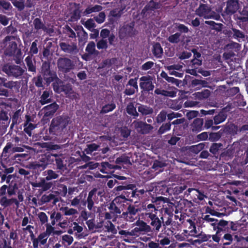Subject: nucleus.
<instances>
[{"label": "nucleus", "mask_w": 248, "mask_h": 248, "mask_svg": "<svg viewBox=\"0 0 248 248\" xmlns=\"http://www.w3.org/2000/svg\"><path fill=\"white\" fill-rule=\"evenodd\" d=\"M196 14L204 17V18H214L217 19L218 16L216 15L215 13L211 11V9L207 5L201 4L196 11Z\"/></svg>", "instance_id": "obj_1"}, {"label": "nucleus", "mask_w": 248, "mask_h": 248, "mask_svg": "<svg viewBox=\"0 0 248 248\" xmlns=\"http://www.w3.org/2000/svg\"><path fill=\"white\" fill-rule=\"evenodd\" d=\"M14 40L13 37H7L5 39L6 53L7 55H12L15 53L17 46Z\"/></svg>", "instance_id": "obj_2"}, {"label": "nucleus", "mask_w": 248, "mask_h": 248, "mask_svg": "<svg viewBox=\"0 0 248 248\" xmlns=\"http://www.w3.org/2000/svg\"><path fill=\"white\" fill-rule=\"evenodd\" d=\"M140 87L145 91L153 90L154 86L152 83V78L150 76H144L141 77L140 79Z\"/></svg>", "instance_id": "obj_3"}, {"label": "nucleus", "mask_w": 248, "mask_h": 248, "mask_svg": "<svg viewBox=\"0 0 248 248\" xmlns=\"http://www.w3.org/2000/svg\"><path fill=\"white\" fill-rule=\"evenodd\" d=\"M132 125L138 131H140L142 133H148L152 129V127L150 124L138 121H134Z\"/></svg>", "instance_id": "obj_4"}, {"label": "nucleus", "mask_w": 248, "mask_h": 248, "mask_svg": "<svg viewBox=\"0 0 248 248\" xmlns=\"http://www.w3.org/2000/svg\"><path fill=\"white\" fill-rule=\"evenodd\" d=\"M58 67L64 72H67L72 68L71 61L68 59L62 58L58 61Z\"/></svg>", "instance_id": "obj_5"}, {"label": "nucleus", "mask_w": 248, "mask_h": 248, "mask_svg": "<svg viewBox=\"0 0 248 248\" xmlns=\"http://www.w3.org/2000/svg\"><path fill=\"white\" fill-rule=\"evenodd\" d=\"M64 125L59 118L54 119L50 127V130L53 132H56L63 129Z\"/></svg>", "instance_id": "obj_6"}, {"label": "nucleus", "mask_w": 248, "mask_h": 248, "mask_svg": "<svg viewBox=\"0 0 248 248\" xmlns=\"http://www.w3.org/2000/svg\"><path fill=\"white\" fill-rule=\"evenodd\" d=\"M238 7L237 0H230L227 2L226 12L228 14H232L237 10Z\"/></svg>", "instance_id": "obj_7"}, {"label": "nucleus", "mask_w": 248, "mask_h": 248, "mask_svg": "<svg viewBox=\"0 0 248 248\" xmlns=\"http://www.w3.org/2000/svg\"><path fill=\"white\" fill-rule=\"evenodd\" d=\"M145 215L148 216L151 219H154L156 217L157 210L153 204H149L146 209Z\"/></svg>", "instance_id": "obj_8"}, {"label": "nucleus", "mask_w": 248, "mask_h": 248, "mask_svg": "<svg viewBox=\"0 0 248 248\" xmlns=\"http://www.w3.org/2000/svg\"><path fill=\"white\" fill-rule=\"evenodd\" d=\"M58 106L56 104H52L45 108L46 115L48 116L54 113L58 109Z\"/></svg>", "instance_id": "obj_9"}, {"label": "nucleus", "mask_w": 248, "mask_h": 248, "mask_svg": "<svg viewBox=\"0 0 248 248\" xmlns=\"http://www.w3.org/2000/svg\"><path fill=\"white\" fill-rule=\"evenodd\" d=\"M203 121L202 119H195L192 124V129L195 131H200L201 130Z\"/></svg>", "instance_id": "obj_10"}, {"label": "nucleus", "mask_w": 248, "mask_h": 248, "mask_svg": "<svg viewBox=\"0 0 248 248\" xmlns=\"http://www.w3.org/2000/svg\"><path fill=\"white\" fill-rule=\"evenodd\" d=\"M153 52L154 54L157 57H160L163 53V49L158 43H156L153 46Z\"/></svg>", "instance_id": "obj_11"}, {"label": "nucleus", "mask_w": 248, "mask_h": 248, "mask_svg": "<svg viewBox=\"0 0 248 248\" xmlns=\"http://www.w3.org/2000/svg\"><path fill=\"white\" fill-rule=\"evenodd\" d=\"M96 191V190L93 189L92 190L91 192H90L89 194V196L87 199L88 202V208L89 209L91 210L93 205V199H94V194Z\"/></svg>", "instance_id": "obj_12"}, {"label": "nucleus", "mask_w": 248, "mask_h": 248, "mask_svg": "<svg viewBox=\"0 0 248 248\" xmlns=\"http://www.w3.org/2000/svg\"><path fill=\"white\" fill-rule=\"evenodd\" d=\"M128 84L133 88V90L129 92L128 90L126 91V93L128 95L133 94L136 91L138 90V85L136 79H131L129 81Z\"/></svg>", "instance_id": "obj_13"}, {"label": "nucleus", "mask_w": 248, "mask_h": 248, "mask_svg": "<svg viewBox=\"0 0 248 248\" xmlns=\"http://www.w3.org/2000/svg\"><path fill=\"white\" fill-rule=\"evenodd\" d=\"M82 24L88 29L90 31L94 30L95 27V23L93 19H89L87 21L82 20Z\"/></svg>", "instance_id": "obj_14"}, {"label": "nucleus", "mask_w": 248, "mask_h": 248, "mask_svg": "<svg viewBox=\"0 0 248 248\" xmlns=\"http://www.w3.org/2000/svg\"><path fill=\"white\" fill-rule=\"evenodd\" d=\"M127 112L131 115L134 116H137L138 114L136 111V108L132 104H130L127 106L126 109Z\"/></svg>", "instance_id": "obj_15"}, {"label": "nucleus", "mask_w": 248, "mask_h": 248, "mask_svg": "<svg viewBox=\"0 0 248 248\" xmlns=\"http://www.w3.org/2000/svg\"><path fill=\"white\" fill-rule=\"evenodd\" d=\"M115 107H116V106L113 103H111L110 104L106 105L103 107V108L101 110V112L106 113H108L109 111H111L115 108Z\"/></svg>", "instance_id": "obj_16"}, {"label": "nucleus", "mask_w": 248, "mask_h": 248, "mask_svg": "<svg viewBox=\"0 0 248 248\" xmlns=\"http://www.w3.org/2000/svg\"><path fill=\"white\" fill-rule=\"evenodd\" d=\"M102 8L99 5H95L93 7H89L85 11L86 14H89L92 12H98L100 11Z\"/></svg>", "instance_id": "obj_17"}, {"label": "nucleus", "mask_w": 248, "mask_h": 248, "mask_svg": "<svg viewBox=\"0 0 248 248\" xmlns=\"http://www.w3.org/2000/svg\"><path fill=\"white\" fill-rule=\"evenodd\" d=\"M139 111L143 114H149L152 112L151 108L144 106H140L139 107Z\"/></svg>", "instance_id": "obj_18"}, {"label": "nucleus", "mask_w": 248, "mask_h": 248, "mask_svg": "<svg viewBox=\"0 0 248 248\" xmlns=\"http://www.w3.org/2000/svg\"><path fill=\"white\" fill-rule=\"evenodd\" d=\"M102 169L100 170V171L103 173H106L107 170H110L114 168V167L108 162H102L101 163Z\"/></svg>", "instance_id": "obj_19"}, {"label": "nucleus", "mask_w": 248, "mask_h": 248, "mask_svg": "<svg viewBox=\"0 0 248 248\" xmlns=\"http://www.w3.org/2000/svg\"><path fill=\"white\" fill-rule=\"evenodd\" d=\"M95 43L94 42H90L88 44V45L86 48V50L89 54H92L95 51Z\"/></svg>", "instance_id": "obj_20"}, {"label": "nucleus", "mask_w": 248, "mask_h": 248, "mask_svg": "<svg viewBox=\"0 0 248 248\" xmlns=\"http://www.w3.org/2000/svg\"><path fill=\"white\" fill-rule=\"evenodd\" d=\"M152 220L151 222V225L154 226L155 228V230L158 231L161 226V223L158 217H156L154 219H151Z\"/></svg>", "instance_id": "obj_21"}, {"label": "nucleus", "mask_w": 248, "mask_h": 248, "mask_svg": "<svg viewBox=\"0 0 248 248\" xmlns=\"http://www.w3.org/2000/svg\"><path fill=\"white\" fill-rule=\"evenodd\" d=\"M188 222L190 224V226L189 227V229L190 230L189 234L192 236L194 235L197 233L196 227L194 223L191 220H189Z\"/></svg>", "instance_id": "obj_22"}, {"label": "nucleus", "mask_w": 248, "mask_h": 248, "mask_svg": "<svg viewBox=\"0 0 248 248\" xmlns=\"http://www.w3.org/2000/svg\"><path fill=\"white\" fill-rule=\"evenodd\" d=\"M98 147V146L96 144L93 143L88 145L87 148L86 149V153L88 154H91L92 152L96 150Z\"/></svg>", "instance_id": "obj_23"}, {"label": "nucleus", "mask_w": 248, "mask_h": 248, "mask_svg": "<svg viewBox=\"0 0 248 248\" xmlns=\"http://www.w3.org/2000/svg\"><path fill=\"white\" fill-rule=\"evenodd\" d=\"M180 35V34L177 33L173 34L169 37V41L172 43H176L179 41Z\"/></svg>", "instance_id": "obj_24"}, {"label": "nucleus", "mask_w": 248, "mask_h": 248, "mask_svg": "<svg viewBox=\"0 0 248 248\" xmlns=\"http://www.w3.org/2000/svg\"><path fill=\"white\" fill-rule=\"evenodd\" d=\"M64 214L65 215L70 216L77 214L78 212L76 209L73 208H68L67 207L64 209Z\"/></svg>", "instance_id": "obj_25"}, {"label": "nucleus", "mask_w": 248, "mask_h": 248, "mask_svg": "<svg viewBox=\"0 0 248 248\" xmlns=\"http://www.w3.org/2000/svg\"><path fill=\"white\" fill-rule=\"evenodd\" d=\"M107 46V43L106 41L104 40H101L97 43V47L98 49H105Z\"/></svg>", "instance_id": "obj_26"}, {"label": "nucleus", "mask_w": 248, "mask_h": 248, "mask_svg": "<svg viewBox=\"0 0 248 248\" xmlns=\"http://www.w3.org/2000/svg\"><path fill=\"white\" fill-rule=\"evenodd\" d=\"M58 177V175L56 174L52 170H49L47 171V176L46 177V179L47 180H49L53 179H56Z\"/></svg>", "instance_id": "obj_27"}, {"label": "nucleus", "mask_w": 248, "mask_h": 248, "mask_svg": "<svg viewBox=\"0 0 248 248\" xmlns=\"http://www.w3.org/2000/svg\"><path fill=\"white\" fill-rule=\"evenodd\" d=\"M62 240L64 243H66L68 245H69L72 243L73 239V237L70 235H65L62 237Z\"/></svg>", "instance_id": "obj_28"}, {"label": "nucleus", "mask_w": 248, "mask_h": 248, "mask_svg": "<svg viewBox=\"0 0 248 248\" xmlns=\"http://www.w3.org/2000/svg\"><path fill=\"white\" fill-rule=\"evenodd\" d=\"M60 46L63 50L66 52H70L73 49L71 46L64 43H61Z\"/></svg>", "instance_id": "obj_29"}, {"label": "nucleus", "mask_w": 248, "mask_h": 248, "mask_svg": "<svg viewBox=\"0 0 248 248\" xmlns=\"http://www.w3.org/2000/svg\"><path fill=\"white\" fill-rule=\"evenodd\" d=\"M95 18L96 22H97L98 23H102L105 20V15L104 13H100L98 16L95 17Z\"/></svg>", "instance_id": "obj_30"}, {"label": "nucleus", "mask_w": 248, "mask_h": 248, "mask_svg": "<svg viewBox=\"0 0 248 248\" xmlns=\"http://www.w3.org/2000/svg\"><path fill=\"white\" fill-rule=\"evenodd\" d=\"M166 118V113L165 112H161L157 117V121L158 123L163 122Z\"/></svg>", "instance_id": "obj_31"}, {"label": "nucleus", "mask_w": 248, "mask_h": 248, "mask_svg": "<svg viewBox=\"0 0 248 248\" xmlns=\"http://www.w3.org/2000/svg\"><path fill=\"white\" fill-rule=\"evenodd\" d=\"M64 91L68 95V96L72 98H76L77 97V94L74 92V91L72 90L71 88L68 89L67 90H64Z\"/></svg>", "instance_id": "obj_32"}, {"label": "nucleus", "mask_w": 248, "mask_h": 248, "mask_svg": "<svg viewBox=\"0 0 248 248\" xmlns=\"http://www.w3.org/2000/svg\"><path fill=\"white\" fill-rule=\"evenodd\" d=\"M25 61L27 62L28 66L29 67V70L32 72L35 71V69L31 62V58L29 57L26 58L25 59Z\"/></svg>", "instance_id": "obj_33"}, {"label": "nucleus", "mask_w": 248, "mask_h": 248, "mask_svg": "<svg viewBox=\"0 0 248 248\" xmlns=\"http://www.w3.org/2000/svg\"><path fill=\"white\" fill-rule=\"evenodd\" d=\"M27 126L25 128V131L30 136H31V130L35 128L32 124H27Z\"/></svg>", "instance_id": "obj_34"}, {"label": "nucleus", "mask_w": 248, "mask_h": 248, "mask_svg": "<svg viewBox=\"0 0 248 248\" xmlns=\"http://www.w3.org/2000/svg\"><path fill=\"white\" fill-rule=\"evenodd\" d=\"M39 217L42 223H44L47 221V217L45 213L41 212L39 214Z\"/></svg>", "instance_id": "obj_35"}, {"label": "nucleus", "mask_w": 248, "mask_h": 248, "mask_svg": "<svg viewBox=\"0 0 248 248\" xmlns=\"http://www.w3.org/2000/svg\"><path fill=\"white\" fill-rule=\"evenodd\" d=\"M81 201H82V197L81 196H79L76 197L72 201L71 204L73 206H76L80 203Z\"/></svg>", "instance_id": "obj_36"}, {"label": "nucleus", "mask_w": 248, "mask_h": 248, "mask_svg": "<svg viewBox=\"0 0 248 248\" xmlns=\"http://www.w3.org/2000/svg\"><path fill=\"white\" fill-rule=\"evenodd\" d=\"M46 232L49 234L51 233H54L58 234L61 233V232H60V231H54V228L50 225L47 226Z\"/></svg>", "instance_id": "obj_37"}, {"label": "nucleus", "mask_w": 248, "mask_h": 248, "mask_svg": "<svg viewBox=\"0 0 248 248\" xmlns=\"http://www.w3.org/2000/svg\"><path fill=\"white\" fill-rule=\"evenodd\" d=\"M154 65V63L152 62H148L145 63L142 66V69L144 70H147L150 69Z\"/></svg>", "instance_id": "obj_38"}, {"label": "nucleus", "mask_w": 248, "mask_h": 248, "mask_svg": "<svg viewBox=\"0 0 248 248\" xmlns=\"http://www.w3.org/2000/svg\"><path fill=\"white\" fill-rule=\"evenodd\" d=\"M165 165L164 163L159 162L158 161H155L153 166V168L155 169V170H157L158 168H162L164 167Z\"/></svg>", "instance_id": "obj_39"}, {"label": "nucleus", "mask_w": 248, "mask_h": 248, "mask_svg": "<svg viewBox=\"0 0 248 248\" xmlns=\"http://www.w3.org/2000/svg\"><path fill=\"white\" fill-rule=\"evenodd\" d=\"M30 51L32 54H36L38 52V48L37 47V44L36 42H33L31 47Z\"/></svg>", "instance_id": "obj_40"}, {"label": "nucleus", "mask_w": 248, "mask_h": 248, "mask_svg": "<svg viewBox=\"0 0 248 248\" xmlns=\"http://www.w3.org/2000/svg\"><path fill=\"white\" fill-rule=\"evenodd\" d=\"M170 124H166L164 125H163L159 129V132L162 133L165 132L167 130H168L170 129Z\"/></svg>", "instance_id": "obj_41"}, {"label": "nucleus", "mask_w": 248, "mask_h": 248, "mask_svg": "<svg viewBox=\"0 0 248 248\" xmlns=\"http://www.w3.org/2000/svg\"><path fill=\"white\" fill-rule=\"evenodd\" d=\"M128 161L127 157L125 156H122L118 158L116 160V163L119 164L121 163H126Z\"/></svg>", "instance_id": "obj_42"}, {"label": "nucleus", "mask_w": 248, "mask_h": 248, "mask_svg": "<svg viewBox=\"0 0 248 248\" xmlns=\"http://www.w3.org/2000/svg\"><path fill=\"white\" fill-rule=\"evenodd\" d=\"M198 113V112L196 111H191L187 113L186 116L189 119H191L196 117Z\"/></svg>", "instance_id": "obj_43"}, {"label": "nucleus", "mask_w": 248, "mask_h": 248, "mask_svg": "<svg viewBox=\"0 0 248 248\" xmlns=\"http://www.w3.org/2000/svg\"><path fill=\"white\" fill-rule=\"evenodd\" d=\"M204 219L205 220L208 222H212V225H214L216 224V222L217 221V220H216L215 218L211 217L210 216L206 215L204 217Z\"/></svg>", "instance_id": "obj_44"}, {"label": "nucleus", "mask_w": 248, "mask_h": 248, "mask_svg": "<svg viewBox=\"0 0 248 248\" xmlns=\"http://www.w3.org/2000/svg\"><path fill=\"white\" fill-rule=\"evenodd\" d=\"M79 12L78 10H76L74 12L73 15L71 17V21H75L78 20L79 18Z\"/></svg>", "instance_id": "obj_45"}, {"label": "nucleus", "mask_w": 248, "mask_h": 248, "mask_svg": "<svg viewBox=\"0 0 248 248\" xmlns=\"http://www.w3.org/2000/svg\"><path fill=\"white\" fill-rule=\"evenodd\" d=\"M191 55V53L188 51H185L183 52L180 56H179V58L181 59H186L189 58L190 56Z\"/></svg>", "instance_id": "obj_46"}, {"label": "nucleus", "mask_w": 248, "mask_h": 248, "mask_svg": "<svg viewBox=\"0 0 248 248\" xmlns=\"http://www.w3.org/2000/svg\"><path fill=\"white\" fill-rule=\"evenodd\" d=\"M73 226V231H76L77 232L79 233L82 231L83 228L82 227L79 226L77 223H74Z\"/></svg>", "instance_id": "obj_47"}, {"label": "nucleus", "mask_w": 248, "mask_h": 248, "mask_svg": "<svg viewBox=\"0 0 248 248\" xmlns=\"http://www.w3.org/2000/svg\"><path fill=\"white\" fill-rule=\"evenodd\" d=\"M121 134L124 138L127 137L130 134V131L128 128L124 127L121 130Z\"/></svg>", "instance_id": "obj_48"}, {"label": "nucleus", "mask_w": 248, "mask_h": 248, "mask_svg": "<svg viewBox=\"0 0 248 248\" xmlns=\"http://www.w3.org/2000/svg\"><path fill=\"white\" fill-rule=\"evenodd\" d=\"M0 23L5 26L8 24V19L4 16L0 15Z\"/></svg>", "instance_id": "obj_49"}, {"label": "nucleus", "mask_w": 248, "mask_h": 248, "mask_svg": "<svg viewBox=\"0 0 248 248\" xmlns=\"http://www.w3.org/2000/svg\"><path fill=\"white\" fill-rule=\"evenodd\" d=\"M34 24L35 27L36 29H40L43 26V25H42V23L41 22V21L40 20V19H39L38 18L35 19V20H34Z\"/></svg>", "instance_id": "obj_50"}, {"label": "nucleus", "mask_w": 248, "mask_h": 248, "mask_svg": "<svg viewBox=\"0 0 248 248\" xmlns=\"http://www.w3.org/2000/svg\"><path fill=\"white\" fill-rule=\"evenodd\" d=\"M243 16L242 15L240 16L239 18L243 21H246L248 20V12L247 11H243Z\"/></svg>", "instance_id": "obj_51"}, {"label": "nucleus", "mask_w": 248, "mask_h": 248, "mask_svg": "<svg viewBox=\"0 0 248 248\" xmlns=\"http://www.w3.org/2000/svg\"><path fill=\"white\" fill-rule=\"evenodd\" d=\"M161 76L162 78H165L166 80H167L169 81L173 82V81L175 80V79L174 78H169L167 76V74L165 72H161Z\"/></svg>", "instance_id": "obj_52"}, {"label": "nucleus", "mask_w": 248, "mask_h": 248, "mask_svg": "<svg viewBox=\"0 0 248 248\" xmlns=\"http://www.w3.org/2000/svg\"><path fill=\"white\" fill-rule=\"evenodd\" d=\"M109 31L107 29H103L101 31L100 35L102 37L105 38L108 37L109 35Z\"/></svg>", "instance_id": "obj_53"}, {"label": "nucleus", "mask_w": 248, "mask_h": 248, "mask_svg": "<svg viewBox=\"0 0 248 248\" xmlns=\"http://www.w3.org/2000/svg\"><path fill=\"white\" fill-rule=\"evenodd\" d=\"M3 84L6 87L11 88L14 86V83L12 82H9V83H4L3 79L0 78V84Z\"/></svg>", "instance_id": "obj_54"}, {"label": "nucleus", "mask_w": 248, "mask_h": 248, "mask_svg": "<svg viewBox=\"0 0 248 248\" xmlns=\"http://www.w3.org/2000/svg\"><path fill=\"white\" fill-rule=\"evenodd\" d=\"M177 28L179 31L185 32H187L188 31V28L186 26L182 24H180L178 25Z\"/></svg>", "instance_id": "obj_55"}, {"label": "nucleus", "mask_w": 248, "mask_h": 248, "mask_svg": "<svg viewBox=\"0 0 248 248\" xmlns=\"http://www.w3.org/2000/svg\"><path fill=\"white\" fill-rule=\"evenodd\" d=\"M128 210V213H127V214H129L130 216L135 215L137 212V209H135L134 207L131 206L129 207Z\"/></svg>", "instance_id": "obj_56"}, {"label": "nucleus", "mask_w": 248, "mask_h": 248, "mask_svg": "<svg viewBox=\"0 0 248 248\" xmlns=\"http://www.w3.org/2000/svg\"><path fill=\"white\" fill-rule=\"evenodd\" d=\"M161 95L166 96H173V93L172 92H168L163 90H162Z\"/></svg>", "instance_id": "obj_57"}, {"label": "nucleus", "mask_w": 248, "mask_h": 248, "mask_svg": "<svg viewBox=\"0 0 248 248\" xmlns=\"http://www.w3.org/2000/svg\"><path fill=\"white\" fill-rule=\"evenodd\" d=\"M198 138L201 140H205L208 138V134L206 132H203L198 135Z\"/></svg>", "instance_id": "obj_58"}, {"label": "nucleus", "mask_w": 248, "mask_h": 248, "mask_svg": "<svg viewBox=\"0 0 248 248\" xmlns=\"http://www.w3.org/2000/svg\"><path fill=\"white\" fill-rule=\"evenodd\" d=\"M181 68H182V66L179 65H171V66H169L168 67V69L169 70H173V69H176V70H179Z\"/></svg>", "instance_id": "obj_59"}, {"label": "nucleus", "mask_w": 248, "mask_h": 248, "mask_svg": "<svg viewBox=\"0 0 248 248\" xmlns=\"http://www.w3.org/2000/svg\"><path fill=\"white\" fill-rule=\"evenodd\" d=\"M91 31L93 32V33L91 34V37L93 39L95 38L98 35L99 31L98 30L94 29Z\"/></svg>", "instance_id": "obj_60"}, {"label": "nucleus", "mask_w": 248, "mask_h": 248, "mask_svg": "<svg viewBox=\"0 0 248 248\" xmlns=\"http://www.w3.org/2000/svg\"><path fill=\"white\" fill-rule=\"evenodd\" d=\"M48 93L45 92L42 95V103L45 104L46 102L45 100L48 97Z\"/></svg>", "instance_id": "obj_61"}, {"label": "nucleus", "mask_w": 248, "mask_h": 248, "mask_svg": "<svg viewBox=\"0 0 248 248\" xmlns=\"http://www.w3.org/2000/svg\"><path fill=\"white\" fill-rule=\"evenodd\" d=\"M14 4L20 9H22L24 7V4L22 2L15 1Z\"/></svg>", "instance_id": "obj_62"}, {"label": "nucleus", "mask_w": 248, "mask_h": 248, "mask_svg": "<svg viewBox=\"0 0 248 248\" xmlns=\"http://www.w3.org/2000/svg\"><path fill=\"white\" fill-rule=\"evenodd\" d=\"M170 240L167 238H164L163 239L161 240L160 241V244L162 245H167L170 244Z\"/></svg>", "instance_id": "obj_63"}, {"label": "nucleus", "mask_w": 248, "mask_h": 248, "mask_svg": "<svg viewBox=\"0 0 248 248\" xmlns=\"http://www.w3.org/2000/svg\"><path fill=\"white\" fill-rule=\"evenodd\" d=\"M78 77L80 79L82 80L86 78V75L84 72H81L78 74Z\"/></svg>", "instance_id": "obj_64"}]
</instances>
